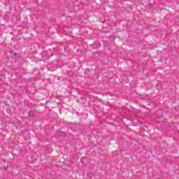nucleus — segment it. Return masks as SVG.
Masks as SVG:
<instances>
[{
    "instance_id": "f257e3e1",
    "label": "nucleus",
    "mask_w": 179,
    "mask_h": 179,
    "mask_svg": "<svg viewBox=\"0 0 179 179\" xmlns=\"http://www.w3.org/2000/svg\"><path fill=\"white\" fill-rule=\"evenodd\" d=\"M159 122H166V119L159 120Z\"/></svg>"
}]
</instances>
